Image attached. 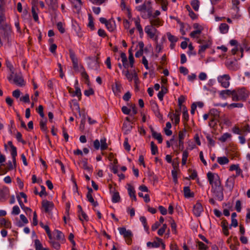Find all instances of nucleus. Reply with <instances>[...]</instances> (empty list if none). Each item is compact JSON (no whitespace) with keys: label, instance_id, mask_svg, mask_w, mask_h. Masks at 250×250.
Returning <instances> with one entry per match:
<instances>
[{"label":"nucleus","instance_id":"1","mask_svg":"<svg viewBox=\"0 0 250 250\" xmlns=\"http://www.w3.org/2000/svg\"><path fill=\"white\" fill-rule=\"evenodd\" d=\"M233 101H243L247 100L250 95V92L245 87L238 88L234 89Z\"/></svg>","mask_w":250,"mask_h":250},{"label":"nucleus","instance_id":"2","mask_svg":"<svg viewBox=\"0 0 250 250\" xmlns=\"http://www.w3.org/2000/svg\"><path fill=\"white\" fill-rule=\"evenodd\" d=\"M5 21V17L0 19V29L3 31L2 39L8 42L11 30L10 26Z\"/></svg>","mask_w":250,"mask_h":250},{"label":"nucleus","instance_id":"3","mask_svg":"<svg viewBox=\"0 0 250 250\" xmlns=\"http://www.w3.org/2000/svg\"><path fill=\"white\" fill-rule=\"evenodd\" d=\"M224 188L222 184L218 185L211 187V192L213 193V196L218 200L222 201L224 199Z\"/></svg>","mask_w":250,"mask_h":250},{"label":"nucleus","instance_id":"4","mask_svg":"<svg viewBox=\"0 0 250 250\" xmlns=\"http://www.w3.org/2000/svg\"><path fill=\"white\" fill-rule=\"evenodd\" d=\"M207 176L208 182L211 187L221 184L220 177L218 174L208 172L207 174Z\"/></svg>","mask_w":250,"mask_h":250},{"label":"nucleus","instance_id":"5","mask_svg":"<svg viewBox=\"0 0 250 250\" xmlns=\"http://www.w3.org/2000/svg\"><path fill=\"white\" fill-rule=\"evenodd\" d=\"M93 146L96 150H98L99 148L101 150H106L108 148L106 138L104 137L101 138L100 142L98 139L95 140L93 142Z\"/></svg>","mask_w":250,"mask_h":250},{"label":"nucleus","instance_id":"6","mask_svg":"<svg viewBox=\"0 0 250 250\" xmlns=\"http://www.w3.org/2000/svg\"><path fill=\"white\" fill-rule=\"evenodd\" d=\"M230 77L229 74L220 75L217 77V80L221 85L224 88H228L230 84Z\"/></svg>","mask_w":250,"mask_h":250},{"label":"nucleus","instance_id":"7","mask_svg":"<svg viewBox=\"0 0 250 250\" xmlns=\"http://www.w3.org/2000/svg\"><path fill=\"white\" fill-rule=\"evenodd\" d=\"M118 230L120 234L123 235L125 238L127 239V244H130L131 241V237L132 236L131 231L130 230H126V229L124 227L119 228Z\"/></svg>","mask_w":250,"mask_h":250},{"label":"nucleus","instance_id":"8","mask_svg":"<svg viewBox=\"0 0 250 250\" xmlns=\"http://www.w3.org/2000/svg\"><path fill=\"white\" fill-rule=\"evenodd\" d=\"M145 31L150 39H153L159 31L152 25H147L145 27Z\"/></svg>","mask_w":250,"mask_h":250},{"label":"nucleus","instance_id":"9","mask_svg":"<svg viewBox=\"0 0 250 250\" xmlns=\"http://www.w3.org/2000/svg\"><path fill=\"white\" fill-rule=\"evenodd\" d=\"M110 192L112 193V202L116 203L120 202L121 197L119 192L117 191L115 188H113L111 185H109Z\"/></svg>","mask_w":250,"mask_h":250},{"label":"nucleus","instance_id":"10","mask_svg":"<svg viewBox=\"0 0 250 250\" xmlns=\"http://www.w3.org/2000/svg\"><path fill=\"white\" fill-rule=\"evenodd\" d=\"M69 55L72 62L73 68L76 71H79L80 68L78 65V59L76 57L75 53L72 50H69Z\"/></svg>","mask_w":250,"mask_h":250},{"label":"nucleus","instance_id":"11","mask_svg":"<svg viewBox=\"0 0 250 250\" xmlns=\"http://www.w3.org/2000/svg\"><path fill=\"white\" fill-rule=\"evenodd\" d=\"M123 74L125 76L126 79L129 82L132 81L133 79L135 83H136L137 81H138V77L137 76V74L135 71H134L133 73H130L128 70L125 71L123 70Z\"/></svg>","mask_w":250,"mask_h":250},{"label":"nucleus","instance_id":"12","mask_svg":"<svg viewBox=\"0 0 250 250\" xmlns=\"http://www.w3.org/2000/svg\"><path fill=\"white\" fill-rule=\"evenodd\" d=\"M42 207L46 213H49L54 208V204L52 202L47 200H43L42 202Z\"/></svg>","mask_w":250,"mask_h":250},{"label":"nucleus","instance_id":"13","mask_svg":"<svg viewBox=\"0 0 250 250\" xmlns=\"http://www.w3.org/2000/svg\"><path fill=\"white\" fill-rule=\"evenodd\" d=\"M203 210V206L199 202H197L196 204L193 206V213L194 215L196 217L200 216Z\"/></svg>","mask_w":250,"mask_h":250},{"label":"nucleus","instance_id":"14","mask_svg":"<svg viewBox=\"0 0 250 250\" xmlns=\"http://www.w3.org/2000/svg\"><path fill=\"white\" fill-rule=\"evenodd\" d=\"M236 176L233 175L229 177L225 183V187L229 190L231 191L233 188Z\"/></svg>","mask_w":250,"mask_h":250},{"label":"nucleus","instance_id":"15","mask_svg":"<svg viewBox=\"0 0 250 250\" xmlns=\"http://www.w3.org/2000/svg\"><path fill=\"white\" fill-rule=\"evenodd\" d=\"M9 194V190L8 188L4 187L0 189V201H4Z\"/></svg>","mask_w":250,"mask_h":250},{"label":"nucleus","instance_id":"16","mask_svg":"<svg viewBox=\"0 0 250 250\" xmlns=\"http://www.w3.org/2000/svg\"><path fill=\"white\" fill-rule=\"evenodd\" d=\"M150 25H152V27H159L163 24V21L159 18H151L149 19Z\"/></svg>","mask_w":250,"mask_h":250},{"label":"nucleus","instance_id":"17","mask_svg":"<svg viewBox=\"0 0 250 250\" xmlns=\"http://www.w3.org/2000/svg\"><path fill=\"white\" fill-rule=\"evenodd\" d=\"M233 92L234 90H231L229 89H227V90H223L220 92L219 95L222 98L226 99L228 96H231V98L232 99V97L233 96Z\"/></svg>","mask_w":250,"mask_h":250},{"label":"nucleus","instance_id":"18","mask_svg":"<svg viewBox=\"0 0 250 250\" xmlns=\"http://www.w3.org/2000/svg\"><path fill=\"white\" fill-rule=\"evenodd\" d=\"M149 128L150 129L152 137L154 139H156L159 143H162L163 142V138L161 133H157L156 131H155L153 128L151 126H150Z\"/></svg>","mask_w":250,"mask_h":250},{"label":"nucleus","instance_id":"19","mask_svg":"<svg viewBox=\"0 0 250 250\" xmlns=\"http://www.w3.org/2000/svg\"><path fill=\"white\" fill-rule=\"evenodd\" d=\"M157 241H154L153 242H148L146 243V245L149 248H158L160 246V243H161L162 239L156 237L155 238Z\"/></svg>","mask_w":250,"mask_h":250},{"label":"nucleus","instance_id":"20","mask_svg":"<svg viewBox=\"0 0 250 250\" xmlns=\"http://www.w3.org/2000/svg\"><path fill=\"white\" fill-rule=\"evenodd\" d=\"M113 92L115 94H118L121 92L122 86L121 84L119 82H116L112 86Z\"/></svg>","mask_w":250,"mask_h":250},{"label":"nucleus","instance_id":"21","mask_svg":"<svg viewBox=\"0 0 250 250\" xmlns=\"http://www.w3.org/2000/svg\"><path fill=\"white\" fill-rule=\"evenodd\" d=\"M14 83L19 86H22L24 85V82L22 77L20 75H15L14 78Z\"/></svg>","mask_w":250,"mask_h":250},{"label":"nucleus","instance_id":"22","mask_svg":"<svg viewBox=\"0 0 250 250\" xmlns=\"http://www.w3.org/2000/svg\"><path fill=\"white\" fill-rule=\"evenodd\" d=\"M150 3L149 1H145L143 4L136 6V9L139 12L146 11L150 6Z\"/></svg>","mask_w":250,"mask_h":250},{"label":"nucleus","instance_id":"23","mask_svg":"<svg viewBox=\"0 0 250 250\" xmlns=\"http://www.w3.org/2000/svg\"><path fill=\"white\" fill-rule=\"evenodd\" d=\"M152 110L153 111L155 116L157 118H159L160 119H163V116L160 112L159 107H158V105H157V104H155L153 105H152Z\"/></svg>","mask_w":250,"mask_h":250},{"label":"nucleus","instance_id":"24","mask_svg":"<svg viewBox=\"0 0 250 250\" xmlns=\"http://www.w3.org/2000/svg\"><path fill=\"white\" fill-rule=\"evenodd\" d=\"M135 24L137 29L139 32L140 37H142L144 35V33L142 26L140 24V20L139 18L135 20Z\"/></svg>","mask_w":250,"mask_h":250},{"label":"nucleus","instance_id":"25","mask_svg":"<svg viewBox=\"0 0 250 250\" xmlns=\"http://www.w3.org/2000/svg\"><path fill=\"white\" fill-rule=\"evenodd\" d=\"M168 91L167 88L163 85L161 86V89L158 94V97L159 99L162 101L163 100V97L165 94H166Z\"/></svg>","mask_w":250,"mask_h":250},{"label":"nucleus","instance_id":"26","mask_svg":"<svg viewBox=\"0 0 250 250\" xmlns=\"http://www.w3.org/2000/svg\"><path fill=\"white\" fill-rule=\"evenodd\" d=\"M211 44V42L208 40L207 42L204 44L200 45L199 46V49L198 53L201 54L204 52L207 48H209Z\"/></svg>","mask_w":250,"mask_h":250},{"label":"nucleus","instance_id":"27","mask_svg":"<svg viewBox=\"0 0 250 250\" xmlns=\"http://www.w3.org/2000/svg\"><path fill=\"white\" fill-rule=\"evenodd\" d=\"M0 224L1 227H3L6 229H10L11 228V223L5 218H0Z\"/></svg>","mask_w":250,"mask_h":250},{"label":"nucleus","instance_id":"28","mask_svg":"<svg viewBox=\"0 0 250 250\" xmlns=\"http://www.w3.org/2000/svg\"><path fill=\"white\" fill-rule=\"evenodd\" d=\"M209 114L212 117V118L218 120L220 116V112L216 109L212 108L210 110Z\"/></svg>","mask_w":250,"mask_h":250},{"label":"nucleus","instance_id":"29","mask_svg":"<svg viewBox=\"0 0 250 250\" xmlns=\"http://www.w3.org/2000/svg\"><path fill=\"white\" fill-rule=\"evenodd\" d=\"M184 196L186 198H190L194 197L193 192H191L189 187H185L184 188Z\"/></svg>","mask_w":250,"mask_h":250},{"label":"nucleus","instance_id":"30","mask_svg":"<svg viewBox=\"0 0 250 250\" xmlns=\"http://www.w3.org/2000/svg\"><path fill=\"white\" fill-rule=\"evenodd\" d=\"M83 168L88 172H92V167L88 166L87 159L84 158L82 160Z\"/></svg>","mask_w":250,"mask_h":250},{"label":"nucleus","instance_id":"31","mask_svg":"<svg viewBox=\"0 0 250 250\" xmlns=\"http://www.w3.org/2000/svg\"><path fill=\"white\" fill-rule=\"evenodd\" d=\"M132 128V126L126 123H124L123 125V130L124 131V133L125 134H128L131 130Z\"/></svg>","mask_w":250,"mask_h":250},{"label":"nucleus","instance_id":"32","mask_svg":"<svg viewBox=\"0 0 250 250\" xmlns=\"http://www.w3.org/2000/svg\"><path fill=\"white\" fill-rule=\"evenodd\" d=\"M229 29V25L226 23H222L219 26L220 32L222 34L228 33Z\"/></svg>","mask_w":250,"mask_h":250},{"label":"nucleus","instance_id":"33","mask_svg":"<svg viewBox=\"0 0 250 250\" xmlns=\"http://www.w3.org/2000/svg\"><path fill=\"white\" fill-rule=\"evenodd\" d=\"M48 5L53 10H55L58 7L57 0H49Z\"/></svg>","mask_w":250,"mask_h":250},{"label":"nucleus","instance_id":"34","mask_svg":"<svg viewBox=\"0 0 250 250\" xmlns=\"http://www.w3.org/2000/svg\"><path fill=\"white\" fill-rule=\"evenodd\" d=\"M146 11H147V15H146L145 14L143 15H142V17L144 19H150L151 18H152V15H153V14L152 13V8L150 5L147 8V9H146Z\"/></svg>","mask_w":250,"mask_h":250},{"label":"nucleus","instance_id":"35","mask_svg":"<svg viewBox=\"0 0 250 250\" xmlns=\"http://www.w3.org/2000/svg\"><path fill=\"white\" fill-rule=\"evenodd\" d=\"M36 8L37 10H38V8H37V6L35 5V4H34L32 3V14L33 17V19L35 21H39V17L38 13L36 12Z\"/></svg>","mask_w":250,"mask_h":250},{"label":"nucleus","instance_id":"36","mask_svg":"<svg viewBox=\"0 0 250 250\" xmlns=\"http://www.w3.org/2000/svg\"><path fill=\"white\" fill-rule=\"evenodd\" d=\"M6 0H0V19L4 18V5Z\"/></svg>","mask_w":250,"mask_h":250},{"label":"nucleus","instance_id":"37","mask_svg":"<svg viewBox=\"0 0 250 250\" xmlns=\"http://www.w3.org/2000/svg\"><path fill=\"white\" fill-rule=\"evenodd\" d=\"M78 81H77L75 84V91L73 93L72 96H77L79 98L81 97L82 93L80 88L78 86Z\"/></svg>","mask_w":250,"mask_h":250},{"label":"nucleus","instance_id":"38","mask_svg":"<svg viewBox=\"0 0 250 250\" xmlns=\"http://www.w3.org/2000/svg\"><path fill=\"white\" fill-rule=\"evenodd\" d=\"M217 162L221 165H226L229 163V160L225 156L219 157L217 158Z\"/></svg>","mask_w":250,"mask_h":250},{"label":"nucleus","instance_id":"39","mask_svg":"<svg viewBox=\"0 0 250 250\" xmlns=\"http://www.w3.org/2000/svg\"><path fill=\"white\" fill-rule=\"evenodd\" d=\"M120 57L122 59V61L123 62V65L125 68H127L128 64L127 63V60L126 56V54L125 53H121L120 55Z\"/></svg>","mask_w":250,"mask_h":250},{"label":"nucleus","instance_id":"40","mask_svg":"<svg viewBox=\"0 0 250 250\" xmlns=\"http://www.w3.org/2000/svg\"><path fill=\"white\" fill-rule=\"evenodd\" d=\"M88 26L92 30H94V24L93 21V18L91 14H88Z\"/></svg>","mask_w":250,"mask_h":250},{"label":"nucleus","instance_id":"41","mask_svg":"<svg viewBox=\"0 0 250 250\" xmlns=\"http://www.w3.org/2000/svg\"><path fill=\"white\" fill-rule=\"evenodd\" d=\"M79 70L82 71V73H81V75H82V77L84 79H85L86 81L89 82V76H88V74H87V73L86 72V71H85L84 68L83 67V66H82V65L80 66Z\"/></svg>","mask_w":250,"mask_h":250},{"label":"nucleus","instance_id":"42","mask_svg":"<svg viewBox=\"0 0 250 250\" xmlns=\"http://www.w3.org/2000/svg\"><path fill=\"white\" fill-rule=\"evenodd\" d=\"M34 247L36 250H42L44 248L39 239H36L34 241Z\"/></svg>","mask_w":250,"mask_h":250},{"label":"nucleus","instance_id":"43","mask_svg":"<svg viewBox=\"0 0 250 250\" xmlns=\"http://www.w3.org/2000/svg\"><path fill=\"white\" fill-rule=\"evenodd\" d=\"M174 117V123L175 125H177L180 122V111L177 109L175 110V113L173 114Z\"/></svg>","mask_w":250,"mask_h":250},{"label":"nucleus","instance_id":"44","mask_svg":"<svg viewBox=\"0 0 250 250\" xmlns=\"http://www.w3.org/2000/svg\"><path fill=\"white\" fill-rule=\"evenodd\" d=\"M203 30V28H200L195 30L193 31L190 33V36L192 38H198V37H196L197 35L200 34Z\"/></svg>","mask_w":250,"mask_h":250},{"label":"nucleus","instance_id":"45","mask_svg":"<svg viewBox=\"0 0 250 250\" xmlns=\"http://www.w3.org/2000/svg\"><path fill=\"white\" fill-rule=\"evenodd\" d=\"M55 233L56 234V239L58 240H63L64 238V234L59 230H55Z\"/></svg>","mask_w":250,"mask_h":250},{"label":"nucleus","instance_id":"46","mask_svg":"<svg viewBox=\"0 0 250 250\" xmlns=\"http://www.w3.org/2000/svg\"><path fill=\"white\" fill-rule=\"evenodd\" d=\"M140 220L143 224L145 229L147 231L149 229V227L147 226L146 218L145 216H141Z\"/></svg>","mask_w":250,"mask_h":250},{"label":"nucleus","instance_id":"47","mask_svg":"<svg viewBox=\"0 0 250 250\" xmlns=\"http://www.w3.org/2000/svg\"><path fill=\"white\" fill-rule=\"evenodd\" d=\"M188 156V152L187 150H185L183 151V155H182V165H185L187 161V159Z\"/></svg>","mask_w":250,"mask_h":250},{"label":"nucleus","instance_id":"48","mask_svg":"<svg viewBox=\"0 0 250 250\" xmlns=\"http://www.w3.org/2000/svg\"><path fill=\"white\" fill-rule=\"evenodd\" d=\"M167 35L168 40L171 42V43H175L177 42L178 38L176 37L171 35L170 33L167 32Z\"/></svg>","mask_w":250,"mask_h":250},{"label":"nucleus","instance_id":"49","mask_svg":"<svg viewBox=\"0 0 250 250\" xmlns=\"http://www.w3.org/2000/svg\"><path fill=\"white\" fill-rule=\"evenodd\" d=\"M150 146L151 154L153 155H154L158 152L157 146L155 144V143L153 141L150 143Z\"/></svg>","mask_w":250,"mask_h":250},{"label":"nucleus","instance_id":"50","mask_svg":"<svg viewBox=\"0 0 250 250\" xmlns=\"http://www.w3.org/2000/svg\"><path fill=\"white\" fill-rule=\"evenodd\" d=\"M87 200L91 203L94 207H96L98 205L97 201H95L92 194L86 195Z\"/></svg>","mask_w":250,"mask_h":250},{"label":"nucleus","instance_id":"51","mask_svg":"<svg viewBox=\"0 0 250 250\" xmlns=\"http://www.w3.org/2000/svg\"><path fill=\"white\" fill-rule=\"evenodd\" d=\"M191 5L193 9L197 11L199 10V1L198 0H193L191 2Z\"/></svg>","mask_w":250,"mask_h":250},{"label":"nucleus","instance_id":"52","mask_svg":"<svg viewBox=\"0 0 250 250\" xmlns=\"http://www.w3.org/2000/svg\"><path fill=\"white\" fill-rule=\"evenodd\" d=\"M243 104L242 103H232L228 105V108L229 109H231L235 107L242 108L243 107Z\"/></svg>","mask_w":250,"mask_h":250},{"label":"nucleus","instance_id":"53","mask_svg":"<svg viewBox=\"0 0 250 250\" xmlns=\"http://www.w3.org/2000/svg\"><path fill=\"white\" fill-rule=\"evenodd\" d=\"M11 156L12 157V160H13V163L14 165H16V157L17 156V148L16 147H14L13 148H11Z\"/></svg>","mask_w":250,"mask_h":250},{"label":"nucleus","instance_id":"54","mask_svg":"<svg viewBox=\"0 0 250 250\" xmlns=\"http://www.w3.org/2000/svg\"><path fill=\"white\" fill-rule=\"evenodd\" d=\"M86 122V116L85 114H83L82 117V119L81 121V123L80 125V130L82 131H83L84 129V125Z\"/></svg>","mask_w":250,"mask_h":250},{"label":"nucleus","instance_id":"55","mask_svg":"<svg viewBox=\"0 0 250 250\" xmlns=\"http://www.w3.org/2000/svg\"><path fill=\"white\" fill-rule=\"evenodd\" d=\"M46 122L47 120L45 119L44 120H41L40 122V125L42 130L45 131L47 130V127L46 126Z\"/></svg>","mask_w":250,"mask_h":250},{"label":"nucleus","instance_id":"56","mask_svg":"<svg viewBox=\"0 0 250 250\" xmlns=\"http://www.w3.org/2000/svg\"><path fill=\"white\" fill-rule=\"evenodd\" d=\"M231 136V135L229 133H225L219 138V140L222 142H225L227 139L230 138Z\"/></svg>","mask_w":250,"mask_h":250},{"label":"nucleus","instance_id":"57","mask_svg":"<svg viewBox=\"0 0 250 250\" xmlns=\"http://www.w3.org/2000/svg\"><path fill=\"white\" fill-rule=\"evenodd\" d=\"M105 26L106 27L107 29L109 31L112 32L115 29V22L112 23L110 21L106 24Z\"/></svg>","mask_w":250,"mask_h":250},{"label":"nucleus","instance_id":"58","mask_svg":"<svg viewBox=\"0 0 250 250\" xmlns=\"http://www.w3.org/2000/svg\"><path fill=\"white\" fill-rule=\"evenodd\" d=\"M49 242L52 247H53L55 249L57 250L60 249L61 246L59 242L55 241L54 240L50 241Z\"/></svg>","mask_w":250,"mask_h":250},{"label":"nucleus","instance_id":"59","mask_svg":"<svg viewBox=\"0 0 250 250\" xmlns=\"http://www.w3.org/2000/svg\"><path fill=\"white\" fill-rule=\"evenodd\" d=\"M57 27L61 33L63 34L65 32V29L63 27V24L62 22H59L57 24Z\"/></svg>","mask_w":250,"mask_h":250},{"label":"nucleus","instance_id":"60","mask_svg":"<svg viewBox=\"0 0 250 250\" xmlns=\"http://www.w3.org/2000/svg\"><path fill=\"white\" fill-rule=\"evenodd\" d=\"M17 199L18 200L19 204H20L21 207V208H22V209L24 208L25 210L31 212V209L30 208H29L28 207H25L24 206V204H23V203L22 202V201L21 199V198L19 196H17Z\"/></svg>","mask_w":250,"mask_h":250},{"label":"nucleus","instance_id":"61","mask_svg":"<svg viewBox=\"0 0 250 250\" xmlns=\"http://www.w3.org/2000/svg\"><path fill=\"white\" fill-rule=\"evenodd\" d=\"M128 187L127 190L128 192V194L130 197L132 198L133 194H135V190H134V188L131 185H128Z\"/></svg>","mask_w":250,"mask_h":250},{"label":"nucleus","instance_id":"62","mask_svg":"<svg viewBox=\"0 0 250 250\" xmlns=\"http://www.w3.org/2000/svg\"><path fill=\"white\" fill-rule=\"evenodd\" d=\"M129 54L128 59H129V61L130 66L131 67H133L134 66V57H133V54L130 52V50H129Z\"/></svg>","mask_w":250,"mask_h":250},{"label":"nucleus","instance_id":"63","mask_svg":"<svg viewBox=\"0 0 250 250\" xmlns=\"http://www.w3.org/2000/svg\"><path fill=\"white\" fill-rule=\"evenodd\" d=\"M186 130L184 129L182 131H180L178 134L179 140L183 141L186 133Z\"/></svg>","mask_w":250,"mask_h":250},{"label":"nucleus","instance_id":"64","mask_svg":"<svg viewBox=\"0 0 250 250\" xmlns=\"http://www.w3.org/2000/svg\"><path fill=\"white\" fill-rule=\"evenodd\" d=\"M20 101L25 103H29L30 102L29 95L26 94L24 96L20 98Z\"/></svg>","mask_w":250,"mask_h":250}]
</instances>
